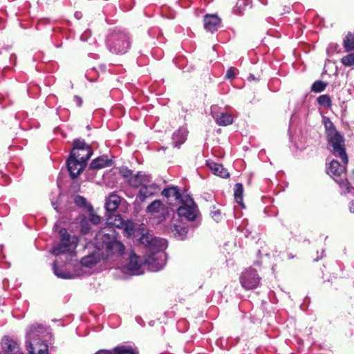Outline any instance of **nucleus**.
Wrapping results in <instances>:
<instances>
[{
  "instance_id": "f257e3e1",
  "label": "nucleus",
  "mask_w": 354,
  "mask_h": 354,
  "mask_svg": "<svg viewBox=\"0 0 354 354\" xmlns=\"http://www.w3.org/2000/svg\"><path fill=\"white\" fill-rule=\"evenodd\" d=\"M141 230V236L139 241L145 245L149 250V254L145 260V263L153 272L163 268L165 263V254L163 250L167 247V241L161 238H157L150 234L147 230L143 227Z\"/></svg>"
},
{
  "instance_id": "f03ea898",
  "label": "nucleus",
  "mask_w": 354,
  "mask_h": 354,
  "mask_svg": "<svg viewBox=\"0 0 354 354\" xmlns=\"http://www.w3.org/2000/svg\"><path fill=\"white\" fill-rule=\"evenodd\" d=\"M92 155L91 148L84 140H75L71 155L67 160V166L73 178H76L83 171L87 160Z\"/></svg>"
},
{
  "instance_id": "7ed1b4c3",
  "label": "nucleus",
  "mask_w": 354,
  "mask_h": 354,
  "mask_svg": "<svg viewBox=\"0 0 354 354\" xmlns=\"http://www.w3.org/2000/svg\"><path fill=\"white\" fill-rule=\"evenodd\" d=\"M95 238L99 251H104L106 258L111 254L121 255L124 250L123 244L115 239L114 234L106 232H99Z\"/></svg>"
},
{
  "instance_id": "20e7f679",
  "label": "nucleus",
  "mask_w": 354,
  "mask_h": 354,
  "mask_svg": "<svg viewBox=\"0 0 354 354\" xmlns=\"http://www.w3.org/2000/svg\"><path fill=\"white\" fill-rule=\"evenodd\" d=\"M40 328L31 326L26 333V346L29 354H48V345L39 338Z\"/></svg>"
},
{
  "instance_id": "39448f33",
  "label": "nucleus",
  "mask_w": 354,
  "mask_h": 354,
  "mask_svg": "<svg viewBox=\"0 0 354 354\" xmlns=\"http://www.w3.org/2000/svg\"><path fill=\"white\" fill-rule=\"evenodd\" d=\"M346 165L344 162L343 165H341L338 161L333 160L326 167V172L339 184L343 193H353L354 189L346 179L342 177L344 174Z\"/></svg>"
},
{
  "instance_id": "423d86ee",
  "label": "nucleus",
  "mask_w": 354,
  "mask_h": 354,
  "mask_svg": "<svg viewBox=\"0 0 354 354\" xmlns=\"http://www.w3.org/2000/svg\"><path fill=\"white\" fill-rule=\"evenodd\" d=\"M59 234L61 236L60 243L52 250L51 253L55 256L66 252L71 254L77 247V237L75 236H71L65 229H62Z\"/></svg>"
},
{
  "instance_id": "0eeeda50",
  "label": "nucleus",
  "mask_w": 354,
  "mask_h": 354,
  "mask_svg": "<svg viewBox=\"0 0 354 354\" xmlns=\"http://www.w3.org/2000/svg\"><path fill=\"white\" fill-rule=\"evenodd\" d=\"M106 223L108 227L104 228L100 232H109L110 234H113L111 228L117 227L122 228L124 233L127 236H130L134 232L133 223L131 221L124 222L121 216L118 214L109 215L107 218Z\"/></svg>"
},
{
  "instance_id": "6e6552de",
  "label": "nucleus",
  "mask_w": 354,
  "mask_h": 354,
  "mask_svg": "<svg viewBox=\"0 0 354 354\" xmlns=\"http://www.w3.org/2000/svg\"><path fill=\"white\" fill-rule=\"evenodd\" d=\"M327 138L329 146L333 149V154L341 158L342 162L347 164L348 158L344 150L343 137L337 131H331Z\"/></svg>"
},
{
  "instance_id": "1a4fd4ad",
  "label": "nucleus",
  "mask_w": 354,
  "mask_h": 354,
  "mask_svg": "<svg viewBox=\"0 0 354 354\" xmlns=\"http://www.w3.org/2000/svg\"><path fill=\"white\" fill-rule=\"evenodd\" d=\"M178 214L189 221H194L198 214V209L193 201L188 196L182 198V204L178 209Z\"/></svg>"
},
{
  "instance_id": "9d476101",
  "label": "nucleus",
  "mask_w": 354,
  "mask_h": 354,
  "mask_svg": "<svg viewBox=\"0 0 354 354\" xmlns=\"http://www.w3.org/2000/svg\"><path fill=\"white\" fill-rule=\"evenodd\" d=\"M109 46L113 53L122 54L127 51L129 47V41L125 34H116L113 35L109 41Z\"/></svg>"
},
{
  "instance_id": "9b49d317",
  "label": "nucleus",
  "mask_w": 354,
  "mask_h": 354,
  "mask_svg": "<svg viewBox=\"0 0 354 354\" xmlns=\"http://www.w3.org/2000/svg\"><path fill=\"white\" fill-rule=\"evenodd\" d=\"M240 282L246 290L256 288L260 283V277L253 268H248L243 271L240 277Z\"/></svg>"
},
{
  "instance_id": "f8f14e48",
  "label": "nucleus",
  "mask_w": 354,
  "mask_h": 354,
  "mask_svg": "<svg viewBox=\"0 0 354 354\" xmlns=\"http://www.w3.org/2000/svg\"><path fill=\"white\" fill-rule=\"evenodd\" d=\"M147 213L158 219L160 223L164 221L169 214L167 207L160 200H155L146 209Z\"/></svg>"
},
{
  "instance_id": "ddd939ff",
  "label": "nucleus",
  "mask_w": 354,
  "mask_h": 354,
  "mask_svg": "<svg viewBox=\"0 0 354 354\" xmlns=\"http://www.w3.org/2000/svg\"><path fill=\"white\" fill-rule=\"evenodd\" d=\"M95 250L91 254L84 257L80 262L82 267L91 268L100 263L102 260L106 259L104 251H99L97 247V239L95 241Z\"/></svg>"
},
{
  "instance_id": "4468645a",
  "label": "nucleus",
  "mask_w": 354,
  "mask_h": 354,
  "mask_svg": "<svg viewBox=\"0 0 354 354\" xmlns=\"http://www.w3.org/2000/svg\"><path fill=\"white\" fill-rule=\"evenodd\" d=\"M159 187L150 180L142 187H140L139 192L137 195V200L140 202H144L148 198L153 196L159 192Z\"/></svg>"
},
{
  "instance_id": "2eb2a0df",
  "label": "nucleus",
  "mask_w": 354,
  "mask_h": 354,
  "mask_svg": "<svg viewBox=\"0 0 354 354\" xmlns=\"http://www.w3.org/2000/svg\"><path fill=\"white\" fill-rule=\"evenodd\" d=\"M151 177L143 172H138L137 174L131 176L129 179V184L134 187H142L147 183H150Z\"/></svg>"
},
{
  "instance_id": "dca6fc26",
  "label": "nucleus",
  "mask_w": 354,
  "mask_h": 354,
  "mask_svg": "<svg viewBox=\"0 0 354 354\" xmlns=\"http://www.w3.org/2000/svg\"><path fill=\"white\" fill-rule=\"evenodd\" d=\"M216 106L212 107V114L215 119L216 124L219 126H227L233 122L232 116L227 113H221L218 115L214 114Z\"/></svg>"
},
{
  "instance_id": "f3484780",
  "label": "nucleus",
  "mask_w": 354,
  "mask_h": 354,
  "mask_svg": "<svg viewBox=\"0 0 354 354\" xmlns=\"http://www.w3.org/2000/svg\"><path fill=\"white\" fill-rule=\"evenodd\" d=\"M142 263L143 262L139 257L135 254H131L129 257L128 269L132 274H140L142 273V272L140 271V269Z\"/></svg>"
},
{
  "instance_id": "a211bd4d",
  "label": "nucleus",
  "mask_w": 354,
  "mask_h": 354,
  "mask_svg": "<svg viewBox=\"0 0 354 354\" xmlns=\"http://www.w3.org/2000/svg\"><path fill=\"white\" fill-rule=\"evenodd\" d=\"M220 24V19L215 15H206L204 18V28L205 30L214 32Z\"/></svg>"
},
{
  "instance_id": "6ab92c4d",
  "label": "nucleus",
  "mask_w": 354,
  "mask_h": 354,
  "mask_svg": "<svg viewBox=\"0 0 354 354\" xmlns=\"http://www.w3.org/2000/svg\"><path fill=\"white\" fill-rule=\"evenodd\" d=\"M162 194L168 199V201L171 205L175 203L180 198V194L176 187H171L165 189L162 191Z\"/></svg>"
},
{
  "instance_id": "aec40b11",
  "label": "nucleus",
  "mask_w": 354,
  "mask_h": 354,
  "mask_svg": "<svg viewBox=\"0 0 354 354\" xmlns=\"http://www.w3.org/2000/svg\"><path fill=\"white\" fill-rule=\"evenodd\" d=\"M207 165L214 175L223 178L229 176V172L223 167V165L212 161H207Z\"/></svg>"
},
{
  "instance_id": "412c9836",
  "label": "nucleus",
  "mask_w": 354,
  "mask_h": 354,
  "mask_svg": "<svg viewBox=\"0 0 354 354\" xmlns=\"http://www.w3.org/2000/svg\"><path fill=\"white\" fill-rule=\"evenodd\" d=\"M187 131L185 128H180L173 134V144L175 147H179L183 144L187 139Z\"/></svg>"
},
{
  "instance_id": "4be33fe9",
  "label": "nucleus",
  "mask_w": 354,
  "mask_h": 354,
  "mask_svg": "<svg viewBox=\"0 0 354 354\" xmlns=\"http://www.w3.org/2000/svg\"><path fill=\"white\" fill-rule=\"evenodd\" d=\"M121 202L120 197L117 194H111L106 200L105 207L107 211L115 210Z\"/></svg>"
},
{
  "instance_id": "5701e85b",
  "label": "nucleus",
  "mask_w": 354,
  "mask_h": 354,
  "mask_svg": "<svg viewBox=\"0 0 354 354\" xmlns=\"http://www.w3.org/2000/svg\"><path fill=\"white\" fill-rule=\"evenodd\" d=\"M111 165V161L106 156H101L93 160L90 167L93 169H99Z\"/></svg>"
},
{
  "instance_id": "b1692460",
  "label": "nucleus",
  "mask_w": 354,
  "mask_h": 354,
  "mask_svg": "<svg viewBox=\"0 0 354 354\" xmlns=\"http://www.w3.org/2000/svg\"><path fill=\"white\" fill-rule=\"evenodd\" d=\"M171 231L175 236L178 237L180 239H183L187 233V230L185 227L177 225H174L172 226Z\"/></svg>"
},
{
  "instance_id": "393cba45",
  "label": "nucleus",
  "mask_w": 354,
  "mask_h": 354,
  "mask_svg": "<svg viewBox=\"0 0 354 354\" xmlns=\"http://www.w3.org/2000/svg\"><path fill=\"white\" fill-rule=\"evenodd\" d=\"M243 192V187L242 184L236 183L234 187V198H235L236 202L239 205H242Z\"/></svg>"
},
{
  "instance_id": "a878e982",
  "label": "nucleus",
  "mask_w": 354,
  "mask_h": 354,
  "mask_svg": "<svg viewBox=\"0 0 354 354\" xmlns=\"http://www.w3.org/2000/svg\"><path fill=\"white\" fill-rule=\"evenodd\" d=\"M344 48L346 51H351L354 50V35L348 33L344 40Z\"/></svg>"
},
{
  "instance_id": "bb28decb",
  "label": "nucleus",
  "mask_w": 354,
  "mask_h": 354,
  "mask_svg": "<svg viewBox=\"0 0 354 354\" xmlns=\"http://www.w3.org/2000/svg\"><path fill=\"white\" fill-rule=\"evenodd\" d=\"M112 354H137L131 349L126 348L124 346H119L114 348L112 351H109Z\"/></svg>"
},
{
  "instance_id": "cd10ccee",
  "label": "nucleus",
  "mask_w": 354,
  "mask_h": 354,
  "mask_svg": "<svg viewBox=\"0 0 354 354\" xmlns=\"http://www.w3.org/2000/svg\"><path fill=\"white\" fill-rule=\"evenodd\" d=\"M317 102L320 105L326 107H329L331 105L330 98L327 95H320L317 99Z\"/></svg>"
},
{
  "instance_id": "c85d7f7f",
  "label": "nucleus",
  "mask_w": 354,
  "mask_h": 354,
  "mask_svg": "<svg viewBox=\"0 0 354 354\" xmlns=\"http://www.w3.org/2000/svg\"><path fill=\"white\" fill-rule=\"evenodd\" d=\"M342 63L346 66H351L354 65V54L351 53L342 58Z\"/></svg>"
},
{
  "instance_id": "c756f323",
  "label": "nucleus",
  "mask_w": 354,
  "mask_h": 354,
  "mask_svg": "<svg viewBox=\"0 0 354 354\" xmlns=\"http://www.w3.org/2000/svg\"><path fill=\"white\" fill-rule=\"evenodd\" d=\"M53 270H54L55 274L59 278H62V279L73 278V274L67 273V272H64L63 271H59L58 270V268H57V266L55 263L53 266Z\"/></svg>"
},
{
  "instance_id": "7c9ffc66",
  "label": "nucleus",
  "mask_w": 354,
  "mask_h": 354,
  "mask_svg": "<svg viewBox=\"0 0 354 354\" xmlns=\"http://www.w3.org/2000/svg\"><path fill=\"white\" fill-rule=\"evenodd\" d=\"M89 215H88V220L90 222H91L94 225H97L100 222V217L97 215H95L93 213L92 207H89Z\"/></svg>"
},
{
  "instance_id": "2f4dec72",
  "label": "nucleus",
  "mask_w": 354,
  "mask_h": 354,
  "mask_svg": "<svg viewBox=\"0 0 354 354\" xmlns=\"http://www.w3.org/2000/svg\"><path fill=\"white\" fill-rule=\"evenodd\" d=\"M1 354H24L18 350V348L15 345V344H9L8 345V349L3 352V353Z\"/></svg>"
},
{
  "instance_id": "473e14b6",
  "label": "nucleus",
  "mask_w": 354,
  "mask_h": 354,
  "mask_svg": "<svg viewBox=\"0 0 354 354\" xmlns=\"http://www.w3.org/2000/svg\"><path fill=\"white\" fill-rule=\"evenodd\" d=\"M326 84L322 82H316L313 84L312 90L315 92L319 93L324 90Z\"/></svg>"
},
{
  "instance_id": "72a5a7b5",
  "label": "nucleus",
  "mask_w": 354,
  "mask_h": 354,
  "mask_svg": "<svg viewBox=\"0 0 354 354\" xmlns=\"http://www.w3.org/2000/svg\"><path fill=\"white\" fill-rule=\"evenodd\" d=\"M324 125L326 130L327 136L329 135V133L331 131H337L333 126V124L328 119L324 120Z\"/></svg>"
},
{
  "instance_id": "f704fd0d",
  "label": "nucleus",
  "mask_w": 354,
  "mask_h": 354,
  "mask_svg": "<svg viewBox=\"0 0 354 354\" xmlns=\"http://www.w3.org/2000/svg\"><path fill=\"white\" fill-rule=\"evenodd\" d=\"M211 216L216 222H219L222 219V215L220 210L212 211L211 212Z\"/></svg>"
},
{
  "instance_id": "c9c22d12",
  "label": "nucleus",
  "mask_w": 354,
  "mask_h": 354,
  "mask_svg": "<svg viewBox=\"0 0 354 354\" xmlns=\"http://www.w3.org/2000/svg\"><path fill=\"white\" fill-rule=\"evenodd\" d=\"M75 203L77 205H86V199L82 196H77L75 198Z\"/></svg>"
},
{
  "instance_id": "e433bc0d",
  "label": "nucleus",
  "mask_w": 354,
  "mask_h": 354,
  "mask_svg": "<svg viewBox=\"0 0 354 354\" xmlns=\"http://www.w3.org/2000/svg\"><path fill=\"white\" fill-rule=\"evenodd\" d=\"M236 75V69L234 68H230L227 71L226 77L229 79H232Z\"/></svg>"
},
{
  "instance_id": "4c0bfd02",
  "label": "nucleus",
  "mask_w": 354,
  "mask_h": 354,
  "mask_svg": "<svg viewBox=\"0 0 354 354\" xmlns=\"http://www.w3.org/2000/svg\"><path fill=\"white\" fill-rule=\"evenodd\" d=\"M120 172L125 178H128L131 176V171L127 168H122Z\"/></svg>"
},
{
  "instance_id": "58836bf2",
  "label": "nucleus",
  "mask_w": 354,
  "mask_h": 354,
  "mask_svg": "<svg viewBox=\"0 0 354 354\" xmlns=\"http://www.w3.org/2000/svg\"><path fill=\"white\" fill-rule=\"evenodd\" d=\"M90 231V227L88 225L87 221H84L82 223V232L84 234L88 233Z\"/></svg>"
},
{
  "instance_id": "ea45409f",
  "label": "nucleus",
  "mask_w": 354,
  "mask_h": 354,
  "mask_svg": "<svg viewBox=\"0 0 354 354\" xmlns=\"http://www.w3.org/2000/svg\"><path fill=\"white\" fill-rule=\"evenodd\" d=\"M74 100H75V103L77 104V105L78 106H80L82 105V99H81L80 97H78V96H75V97H74Z\"/></svg>"
},
{
  "instance_id": "a19ab883",
  "label": "nucleus",
  "mask_w": 354,
  "mask_h": 354,
  "mask_svg": "<svg viewBox=\"0 0 354 354\" xmlns=\"http://www.w3.org/2000/svg\"><path fill=\"white\" fill-rule=\"evenodd\" d=\"M349 209L351 212L354 213V201H353L349 206Z\"/></svg>"
},
{
  "instance_id": "79ce46f5",
  "label": "nucleus",
  "mask_w": 354,
  "mask_h": 354,
  "mask_svg": "<svg viewBox=\"0 0 354 354\" xmlns=\"http://www.w3.org/2000/svg\"><path fill=\"white\" fill-rule=\"evenodd\" d=\"M95 354H112V353L108 351H100Z\"/></svg>"
},
{
  "instance_id": "37998d69",
  "label": "nucleus",
  "mask_w": 354,
  "mask_h": 354,
  "mask_svg": "<svg viewBox=\"0 0 354 354\" xmlns=\"http://www.w3.org/2000/svg\"><path fill=\"white\" fill-rule=\"evenodd\" d=\"M83 153H82L81 151H79V154H80L79 158H80L81 156H82V154H83Z\"/></svg>"
},
{
  "instance_id": "c03bdc74",
  "label": "nucleus",
  "mask_w": 354,
  "mask_h": 354,
  "mask_svg": "<svg viewBox=\"0 0 354 354\" xmlns=\"http://www.w3.org/2000/svg\"><path fill=\"white\" fill-rule=\"evenodd\" d=\"M53 205L54 206V208L56 209H57V207L55 206V203H53Z\"/></svg>"
},
{
  "instance_id": "a18cd8bd",
  "label": "nucleus",
  "mask_w": 354,
  "mask_h": 354,
  "mask_svg": "<svg viewBox=\"0 0 354 354\" xmlns=\"http://www.w3.org/2000/svg\"><path fill=\"white\" fill-rule=\"evenodd\" d=\"M353 175H354V171H353Z\"/></svg>"
}]
</instances>
